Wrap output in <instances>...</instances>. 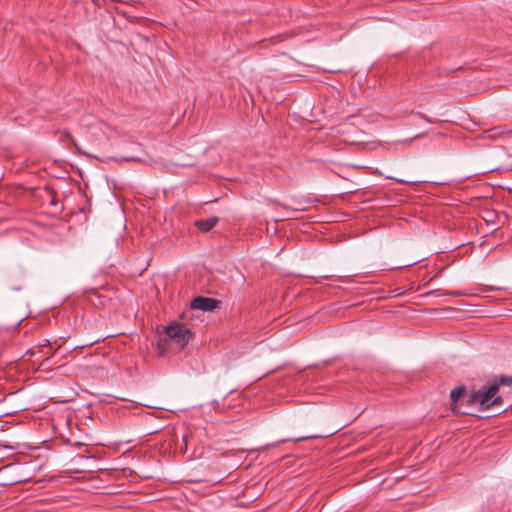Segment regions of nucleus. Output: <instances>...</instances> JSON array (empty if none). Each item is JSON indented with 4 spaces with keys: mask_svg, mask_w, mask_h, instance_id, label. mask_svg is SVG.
I'll list each match as a JSON object with an SVG mask.
<instances>
[{
    "mask_svg": "<svg viewBox=\"0 0 512 512\" xmlns=\"http://www.w3.org/2000/svg\"><path fill=\"white\" fill-rule=\"evenodd\" d=\"M387 178L388 179H392L393 181H395L397 183H402V184L411 183L410 181H406V180H403V179H398V178H394V177H390V176H388Z\"/></svg>",
    "mask_w": 512,
    "mask_h": 512,
    "instance_id": "obj_8",
    "label": "nucleus"
},
{
    "mask_svg": "<svg viewBox=\"0 0 512 512\" xmlns=\"http://www.w3.org/2000/svg\"><path fill=\"white\" fill-rule=\"evenodd\" d=\"M465 392H466V389L464 386H459V387L454 388L450 393L451 406H452L453 410L457 411L458 413L470 414L469 412L462 411L460 409V407L458 406V401L460 400L461 397H463L465 395Z\"/></svg>",
    "mask_w": 512,
    "mask_h": 512,
    "instance_id": "obj_4",
    "label": "nucleus"
},
{
    "mask_svg": "<svg viewBox=\"0 0 512 512\" xmlns=\"http://www.w3.org/2000/svg\"><path fill=\"white\" fill-rule=\"evenodd\" d=\"M218 217H210L207 219L197 220L195 222L196 227L202 232H209L218 223Z\"/></svg>",
    "mask_w": 512,
    "mask_h": 512,
    "instance_id": "obj_5",
    "label": "nucleus"
},
{
    "mask_svg": "<svg viewBox=\"0 0 512 512\" xmlns=\"http://www.w3.org/2000/svg\"><path fill=\"white\" fill-rule=\"evenodd\" d=\"M116 161L117 162H120V161H138V158H136V157H123L121 159H117Z\"/></svg>",
    "mask_w": 512,
    "mask_h": 512,
    "instance_id": "obj_7",
    "label": "nucleus"
},
{
    "mask_svg": "<svg viewBox=\"0 0 512 512\" xmlns=\"http://www.w3.org/2000/svg\"><path fill=\"white\" fill-rule=\"evenodd\" d=\"M166 337L175 345L176 349H183L193 338L189 328L180 323H174L165 328Z\"/></svg>",
    "mask_w": 512,
    "mask_h": 512,
    "instance_id": "obj_2",
    "label": "nucleus"
},
{
    "mask_svg": "<svg viewBox=\"0 0 512 512\" xmlns=\"http://www.w3.org/2000/svg\"><path fill=\"white\" fill-rule=\"evenodd\" d=\"M499 391L498 383H488V386L483 387L469 395L468 402L479 407V410L484 411L491 407L500 406L502 398L496 396Z\"/></svg>",
    "mask_w": 512,
    "mask_h": 512,
    "instance_id": "obj_1",
    "label": "nucleus"
},
{
    "mask_svg": "<svg viewBox=\"0 0 512 512\" xmlns=\"http://www.w3.org/2000/svg\"><path fill=\"white\" fill-rule=\"evenodd\" d=\"M491 383H498L500 385L504 386H512V376H505L502 375L498 378V380H493Z\"/></svg>",
    "mask_w": 512,
    "mask_h": 512,
    "instance_id": "obj_6",
    "label": "nucleus"
},
{
    "mask_svg": "<svg viewBox=\"0 0 512 512\" xmlns=\"http://www.w3.org/2000/svg\"><path fill=\"white\" fill-rule=\"evenodd\" d=\"M190 307L194 310L212 312L220 307V301L214 298L198 296L191 301Z\"/></svg>",
    "mask_w": 512,
    "mask_h": 512,
    "instance_id": "obj_3",
    "label": "nucleus"
},
{
    "mask_svg": "<svg viewBox=\"0 0 512 512\" xmlns=\"http://www.w3.org/2000/svg\"><path fill=\"white\" fill-rule=\"evenodd\" d=\"M309 438H312V437L311 436L299 437V438L295 439V441H302V440H306V439H309Z\"/></svg>",
    "mask_w": 512,
    "mask_h": 512,
    "instance_id": "obj_9",
    "label": "nucleus"
}]
</instances>
